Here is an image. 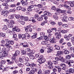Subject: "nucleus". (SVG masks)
<instances>
[{
	"label": "nucleus",
	"instance_id": "f257e3e1",
	"mask_svg": "<svg viewBox=\"0 0 74 74\" xmlns=\"http://www.w3.org/2000/svg\"><path fill=\"white\" fill-rule=\"evenodd\" d=\"M55 32L56 33L55 34V36H56V38H57L58 40L60 39L61 38V37H62V35H61L60 32H59V30H56Z\"/></svg>",
	"mask_w": 74,
	"mask_h": 74
},
{
	"label": "nucleus",
	"instance_id": "f03ea898",
	"mask_svg": "<svg viewBox=\"0 0 74 74\" xmlns=\"http://www.w3.org/2000/svg\"><path fill=\"white\" fill-rule=\"evenodd\" d=\"M22 40H23V38H26V37H28V38H29L30 37V36L27 33H26L25 34H23L22 35Z\"/></svg>",
	"mask_w": 74,
	"mask_h": 74
},
{
	"label": "nucleus",
	"instance_id": "7ed1b4c3",
	"mask_svg": "<svg viewBox=\"0 0 74 74\" xmlns=\"http://www.w3.org/2000/svg\"><path fill=\"white\" fill-rule=\"evenodd\" d=\"M62 62H64V63H67L69 65V67H71V64H70V62H69L68 60L67 59H63Z\"/></svg>",
	"mask_w": 74,
	"mask_h": 74
},
{
	"label": "nucleus",
	"instance_id": "20e7f679",
	"mask_svg": "<svg viewBox=\"0 0 74 74\" xmlns=\"http://www.w3.org/2000/svg\"><path fill=\"white\" fill-rule=\"evenodd\" d=\"M44 15H45V19H48V16H51L52 14L51 13L47 12L46 14H45Z\"/></svg>",
	"mask_w": 74,
	"mask_h": 74
},
{
	"label": "nucleus",
	"instance_id": "39448f33",
	"mask_svg": "<svg viewBox=\"0 0 74 74\" xmlns=\"http://www.w3.org/2000/svg\"><path fill=\"white\" fill-rule=\"evenodd\" d=\"M44 18L45 19V15H44V14L41 15L40 17L37 19V20H38V21H41L43 20Z\"/></svg>",
	"mask_w": 74,
	"mask_h": 74
},
{
	"label": "nucleus",
	"instance_id": "423d86ee",
	"mask_svg": "<svg viewBox=\"0 0 74 74\" xmlns=\"http://www.w3.org/2000/svg\"><path fill=\"white\" fill-rule=\"evenodd\" d=\"M55 30V29L54 28H52L51 29H49L48 30H47V32L48 33H49V36H51V35H52L50 33H51L52 32H53V31H56Z\"/></svg>",
	"mask_w": 74,
	"mask_h": 74
},
{
	"label": "nucleus",
	"instance_id": "0eeeda50",
	"mask_svg": "<svg viewBox=\"0 0 74 74\" xmlns=\"http://www.w3.org/2000/svg\"><path fill=\"white\" fill-rule=\"evenodd\" d=\"M34 8L33 5H31L29 6L28 10L29 11H33V10H34Z\"/></svg>",
	"mask_w": 74,
	"mask_h": 74
},
{
	"label": "nucleus",
	"instance_id": "6e6552de",
	"mask_svg": "<svg viewBox=\"0 0 74 74\" xmlns=\"http://www.w3.org/2000/svg\"><path fill=\"white\" fill-rule=\"evenodd\" d=\"M60 67H62V70H65L66 68V65L64 64H60Z\"/></svg>",
	"mask_w": 74,
	"mask_h": 74
},
{
	"label": "nucleus",
	"instance_id": "1a4fd4ad",
	"mask_svg": "<svg viewBox=\"0 0 74 74\" xmlns=\"http://www.w3.org/2000/svg\"><path fill=\"white\" fill-rule=\"evenodd\" d=\"M23 59H25V56H23L22 57V58L19 57V62H20V63H23Z\"/></svg>",
	"mask_w": 74,
	"mask_h": 74
},
{
	"label": "nucleus",
	"instance_id": "9d476101",
	"mask_svg": "<svg viewBox=\"0 0 74 74\" xmlns=\"http://www.w3.org/2000/svg\"><path fill=\"white\" fill-rule=\"evenodd\" d=\"M66 3L68 4H70V6L72 7H74V4H73V3L71 2V1H66Z\"/></svg>",
	"mask_w": 74,
	"mask_h": 74
},
{
	"label": "nucleus",
	"instance_id": "9b49d317",
	"mask_svg": "<svg viewBox=\"0 0 74 74\" xmlns=\"http://www.w3.org/2000/svg\"><path fill=\"white\" fill-rule=\"evenodd\" d=\"M48 65L49 66V67L50 69L53 68V63L51 62H48Z\"/></svg>",
	"mask_w": 74,
	"mask_h": 74
},
{
	"label": "nucleus",
	"instance_id": "f8f14e48",
	"mask_svg": "<svg viewBox=\"0 0 74 74\" xmlns=\"http://www.w3.org/2000/svg\"><path fill=\"white\" fill-rule=\"evenodd\" d=\"M27 55H29V58L31 59H34V56L31 53H28Z\"/></svg>",
	"mask_w": 74,
	"mask_h": 74
},
{
	"label": "nucleus",
	"instance_id": "ddd939ff",
	"mask_svg": "<svg viewBox=\"0 0 74 74\" xmlns=\"http://www.w3.org/2000/svg\"><path fill=\"white\" fill-rule=\"evenodd\" d=\"M20 53V52H19V51L18 50H16L15 51V54H13V56H17V55H19Z\"/></svg>",
	"mask_w": 74,
	"mask_h": 74
},
{
	"label": "nucleus",
	"instance_id": "4468645a",
	"mask_svg": "<svg viewBox=\"0 0 74 74\" xmlns=\"http://www.w3.org/2000/svg\"><path fill=\"white\" fill-rule=\"evenodd\" d=\"M21 3H22L23 5H26L28 4L27 2V1H21Z\"/></svg>",
	"mask_w": 74,
	"mask_h": 74
},
{
	"label": "nucleus",
	"instance_id": "2eb2a0df",
	"mask_svg": "<svg viewBox=\"0 0 74 74\" xmlns=\"http://www.w3.org/2000/svg\"><path fill=\"white\" fill-rule=\"evenodd\" d=\"M51 43H56V38L53 37L51 39Z\"/></svg>",
	"mask_w": 74,
	"mask_h": 74
},
{
	"label": "nucleus",
	"instance_id": "dca6fc26",
	"mask_svg": "<svg viewBox=\"0 0 74 74\" xmlns=\"http://www.w3.org/2000/svg\"><path fill=\"white\" fill-rule=\"evenodd\" d=\"M53 49V47H50L48 48V52L49 53H50L52 51V49Z\"/></svg>",
	"mask_w": 74,
	"mask_h": 74
},
{
	"label": "nucleus",
	"instance_id": "f3484780",
	"mask_svg": "<svg viewBox=\"0 0 74 74\" xmlns=\"http://www.w3.org/2000/svg\"><path fill=\"white\" fill-rule=\"evenodd\" d=\"M62 51L63 52H64V54H69V51L67 50H65V49H63L62 50Z\"/></svg>",
	"mask_w": 74,
	"mask_h": 74
},
{
	"label": "nucleus",
	"instance_id": "a211bd4d",
	"mask_svg": "<svg viewBox=\"0 0 74 74\" xmlns=\"http://www.w3.org/2000/svg\"><path fill=\"white\" fill-rule=\"evenodd\" d=\"M6 3H3L2 4V5H3L4 6H7L8 5V4L7 3H8V0H6L5 1Z\"/></svg>",
	"mask_w": 74,
	"mask_h": 74
},
{
	"label": "nucleus",
	"instance_id": "6ab92c4d",
	"mask_svg": "<svg viewBox=\"0 0 74 74\" xmlns=\"http://www.w3.org/2000/svg\"><path fill=\"white\" fill-rule=\"evenodd\" d=\"M67 16H64V17H62V21L63 22H67V20L66 19Z\"/></svg>",
	"mask_w": 74,
	"mask_h": 74
},
{
	"label": "nucleus",
	"instance_id": "aec40b11",
	"mask_svg": "<svg viewBox=\"0 0 74 74\" xmlns=\"http://www.w3.org/2000/svg\"><path fill=\"white\" fill-rule=\"evenodd\" d=\"M25 31L26 32H32V28H29L25 29Z\"/></svg>",
	"mask_w": 74,
	"mask_h": 74
},
{
	"label": "nucleus",
	"instance_id": "412c9836",
	"mask_svg": "<svg viewBox=\"0 0 74 74\" xmlns=\"http://www.w3.org/2000/svg\"><path fill=\"white\" fill-rule=\"evenodd\" d=\"M55 67L58 69V73H60L61 71V68L59 67V66H56Z\"/></svg>",
	"mask_w": 74,
	"mask_h": 74
},
{
	"label": "nucleus",
	"instance_id": "4be33fe9",
	"mask_svg": "<svg viewBox=\"0 0 74 74\" xmlns=\"http://www.w3.org/2000/svg\"><path fill=\"white\" fill-rule=\"evenodd\" d=\"M34 35L31 37L32 38H35L37 37V33H35L34 34Z\"/></svg>",
	"mask_w": 74,
	"mask_h": 74
},
{
	"label": "nucleus",
	"instance_id": "5701e85b",
	"mask_svg": "<svg viewBox=\"0 0 74 74\" xmlns=\"http://www.w3.org/2000/svg\"><path fill=\"white\" fill-rule=\"evenodd\" d=\"M53 18L56 19V20H58L59 19V17L56 15H53Z\"/></svg>",
	"mask_w": 74,
	"mask_h": 74
},
{
	"label": "nucleus",
	"instance_id": "b1692460",
	"mask_svg": "<svg viewBox=\"0 0 74 74\" xmlns=\"http://www.w3.org/2000/svg\"><path fill=\"white\" fill-rule=\"evenodd\" d=\"M3 52V55H5V56H7L8 55V51H7L6 50V51H5Z\"/></svg>",
	"mask_w": 74,
	"mask_h": 74
},
{
	"label": "nucleus",
	"instance_id": "393cba45",
	"mask_svg": "<svg viewBox=\"0 0 74 74\" xmlns=\"http://www.w3.org/2000/svg\"><path fill=\"white\" fill-rule=\"evenodd\" d=\"M34 10L36 12H38L40 10V9L38 8H35Z\"/></svg>",
	"mask_w": 74,
	"mask_h": 74
},
{
	"label": "nucleus",
	"instance_id": "a878e982",
	"mask_svg": "<svg viewBox=\"0 0 74 74\" xmlns=\"http://www.w3.org/2000/svg\"><path fill=\"white\" fill-rule=\"evenodd\" d=\"M64 6L65 7V8H66L68 10H70L71 9L70 7L69 6L66 5H64Z\"/></svg>",
	"mask_w": 74,
	"mask_h": 74
},
{
	"label": "nucleus",
	"instance_id": "bb28decb",
	"mask_svg": "<svg viewBox=\"0 0 74 74\" xmlns=\"http://www.w3.org/2000/svg\"><path fill=\"white\" fill-rule=\"evenodd\" d=\"M66 59H70L71 58V56L70 55H67L66 57Z\"/></svg>",
	"mask_w": 74,
	"mask_h": 74
},
{
	"label": "nucleus",
	"instance_id": "cd10ccee",
	"mask_svg": "<svg viewBox=\"0 0 74 74\" xmlns=\"http://www.w3.org/2000/svg\"><path fill=\"white\" fill-rule=\"evenodd\" d=\"M46 41H47L45 40L42 41L41 42L42 44V45H46L47 43Z\"/></svg>",
	"mask_w": 74,
	"mask_h": 74
},
{
	"label": "nucleus",
	"instance_id": "c85d7f7f",
	"mask_svg": "<svg viewBox=\"0 0 74 74\" xmlns=\"http://www.w3.org/2000/svg\"><path fill=\"white\" fill-rule=\"evenodd\" d=\"M50 70H48L46 71L45 72V74H50Z\"/></svg>",
	"mask_w": 74,
	"mask_h": 74
},
{
	"label": "nucleus",
	"instance_id": "c756f323",
	"mask_svg": "<svg viewBox=\"0 0 74 74\" xmlns=\"http://www.w3.org/2000/svg\"><path fill=\"white\" fill-rule=\"evenodd\" d=\"M61 54H63V52L61 51H58L57 52V56H58V55H60Z\"/></svg>",
	"mask_w": 74,
	"mask_h": 74
},
{
	"label": "nucleus",
	"instance_id": "7c9ffc66",
	"mask_svg": "<svg viewBox=\"0 0 74 74\" xmlns=\"http://www.w3.org/2000/svg\"><path fill=\"white\" fill-rule=\"evenodd\" d=\"M15 11H16V10L15 9H10L9 10L10 12H15Z\"/></svg>",
	"mask_w": 74,
	"mask_h": 74
},
{
	"label": "nucleus",
	"instance_id": "2f4dec72",
	"mask_svg": "<svg viewBox=\"0 0 74 74\" xmlns=\"http://www.w3.org/2000/svg\"><path fill=\"white\" fill-rule=\"evenodd\" d=\"M23 45V47H25V48H26V47H29V46L27 45H23V43L20 44L21 45Z\"/></svg>",
	"mask_w": 74,
	"mask_h": 74
},
{
	"label": "nucleus",
	"instance_id": "473e14b6",
	"mask_svg": "<svg viewBox=\"0 0 74 74\" xmlns=\"http://www.w3.org/2000/svg\"><path fill=\"white\" fill-rule=\"evenodd\" d=\"M8 27H10V28H12L14 27V25L13 24H12L10 23V24L8 25Z\"/></svg>",
	"mask_w": 74,
	"mask_h": 74
},
{
	"label": "nucleus",
	"instance_id": "72a5a7b5",
	"mask_svg": "<svg viewBox=\"0 0 74 74\" xmlns=\"http://www.w3.org/2000/svg\"><path fill=\"white\" fill-rule=\"evenodd\" d=\"M61 33H63V34H64V33H66L67 32V31L66 30H62L61 31Z\"/></svg>",
	"mask_w": 74,
	"mask_h": 74
},
{
	"label": "nucleus",
	"instance_id": "f704fd0d",
	"mask_svg": "<svg viewBox=\"0 0 74 74\" xmlns=\"http://www.w3.org/2000/svg\"><path fill=\"white\" fill-rule=\"evenodd\" d=\"M5 62H6V61L5 60H2L1 62V63L2 64H4L5 63Z\"/></svg>",
	"mask_w": 74,
	"mask_h": 74
},
{
	"label": "nucleus",
	"instance_id": "c9c22d12",
	"mask_svg": "<svg viewBox=\"0 0 74 74\" xmlns=\"http://www.w3.org/2000/svg\"><path fill=\"white\" fill-rule=\"evenodd\" d=\"M64 38H66V40H67V41H69V40L70 39V38L69 37V36H65L64 37Z\"/></svg>",
	"mask_w": 74,
	"mask_h": 74
},
{
	"label": "nucleus",
	"instance_id": "e433bc0d",
	"mask_svg": "<svg viewBox=\"0 0 74 74\" xmlns=\"http://www.w3.org/2000/svg\"><path fill=\"white\" fill-rule=\"evenodd\" d=\"M11 24H12V25H14L15 24V22H14V21L13 20H11L10 21V23Z\"/></svg>",
	"mask_w": 74,
	"mask_h": 74
},
{
	"label": "nucleus",
	"instance_id": "4c0bfd02",
	"mask_svg": "<svg viewBox=\"0 0 74 74\" xmlns=\"http://www.w3.org/2000/svg\"><path fill=\"white\" fill-rule=\"evenodd\" d=\"M33 19V18L31 17L30 18L31 20H30L29 21H32V22H33V23H35V22H36V20L34 19ZM31 19H32V20H31Z\"/></svg>",
	"mask_w": 74,
	"mask_h": 74
},
{
	"label": "nucleus",
	"instance_id": "58836bf2",
	"mask_svg": "<svg viewBox=\"0 0 74 74\" xmlns=\"http://www.w3.org/2000/svg\"><path fill=\"white\" fill-rule=\"evenodd\" d=\"M40 36H42V37H44V36H45V33L44 32H41L40 33Z\"/></svg>",
	"mask_w": 74,
	"mask_h": 74
},
{
	"label": "nucleus",
	"instance_id": "ea45409f",
	"mask_svg": "<svg viewBox=\"0 0 74 74\" xmlns=\"http://www.w3.org/2000/svg\"><path fill=\"white\" fill-rule=\"evenodd\" d=\"M34 74V70H32L29 72V74Z\"/></svg>",
	"mask_w": 74,
	"mask_h": 74
},
{
	"label": "nucleus",
	"instance_id": "a19ab883",
	"mask_svg": "<svg viewBox=\"0 0 74 74\" xmlns=\"http://www.w3.org/2000/svg\"><path fill=\"white\" fill-rule=\"evenodd\" d=\"M47 10V6H43V8L42 9V11H45Z\"/></svg>",
	"mask_w": 74,
	"mask_h": 74
},
{
	"label": "nucleus",
	"instance_id": "79ce46f5",
	"mask_svg": "<svg viewBox=\"0 0 74 74\" xmlns=\"http://www.w3.org/2000/svg\"><path fill=\"white\" fill-rule=\"evenodd\" d=\"M55 48L57 50H60V47L58 46H56Z\"/></svg>",
	"mask_w": 74,
	"mask_h": 74
},
{
	"label": "nucleus",
	"instance_id": "37998d69",
	"mask_svg": "<svg viewBox=\"0 0 74 74\" xmlns=\"http://www.w3.org/2000/svg\"><path fill=\"white\" fill-rule=\"evenodd\" d=\"M21 53L23 55H26V51H25L23 50H21Z\"/></svg>",
	"mask_w": 74,
	"mask_h": 74
},
{
	"label": "nucleus",
	"instance_id": "c03bdc74",
	"mask_svg": "<svg viewBox=\"0 0 74 74\" xmlns=\"http://www.w3.org/2000/svg\"><path fill=\"white\" fill-rule=\"evenodd\" d=\"M69 71L70 73H73L74 72V69H69Z\"/></svg>",
	"mask_w": 74,
	"mask_h": 74
},
{
	"label": "nucleus",
	"instance_id": "a18cd8bd",
	"mask_svg": "<svg viewBox=\"0 0 74 74\" xmlns=\"http://www.w3.org/2000/svg\"><path fill=\"white\" fill-rule=\"evenodd\" d=\"M44 39L46 41H47L49 40V39H48V38L47 37V36H44Z\"/></svg>",
	"mask_w": 74,
	"mask_h": 74
},
{
	"label": "nucleus",
	"instance_id": "49530a36",
	"mask_svg": "<svg viewBox=\"0 0 74 74\" xmlns=\"http://www.w3.org/2000/svg\"><path fill=\"white\" fill-rule=\"evenodd\" d=\"M25 65L27 66H30V64L28 62H25Z\"/></svg>",
	"mask_w": 74,
	"mask_h": 74
},
{
	"label": "nucleus",
	"instance_id": "de8ad7c7",
	"mask_svg": "<svg viewBox=\"0 0 74 74\" xmlns=\"http://www.w3.org/2000/svg\"><path fill=\"white\" fill-rule=\"evenodd\" d=\"M37 7L39 8H42V5L41 4H38L37 5Z\"/></svg>",
	"mask_w": 74,
	"mask_h": 74
},
{
	"label": "nucleus",
	"instance_id": "09e8293b",
	"mask_svg": "<svg viewBox=\"0 0 74 74\" xmlns=\"http://www.w3.org/2000/svg\"><path fill=\"white\" fill-rule=\"evenodd\" d=\"M59 60H60L61 62H62L63 60V58L62 56H60L59 58Z\"/></svg>",
	"mask_w": 74,
	"mask_h": 74
},
{
	"label": "nucleus",
	"instance_id": "8fccbe9b",
	"mask_svg": "<svg viewBox=\"0 0 74 74\" xmlns=\"http://www.w3.org/2000/svg\"><path fill=\"white\" fill-rule=\"evenodd\" d=\"M62 26L63 27H67L68 26V25H67V24H64Z\"/></svg>",
	"mask_w": 74,
	"mask_h": 74
},
{
	"label": "nucleus",
	"instance_id": "3c124183",
	"mask_svg": "<svg viewBox=\"0 0 74 74\" xmlns=\"http://www.w3.org/2000/svg\"><path fill=\"white\" fill-rule=\"evenodd\" d=\"M17 64L19 67H23V64Z\"/></svg>",
	"mask_w": 74,
	"mask_h": 74
},
{
	"label": "nucleus",
	"instance_id": "603ef678",
	"mask_svg": "<svg viewBox=\"0 0 74 74\" xmlns=\"http://www.w3.org/2000/svg\"><path fill=\"white\" fill-rule=\"evenodd\" d=\"M52 10L56 11V7L54 6H52Z\"/></svg>",
	"mask_w": 74,
	"mask_h": 74
},
{
	"label": "nucleus",
	"instance_id": "864d4df0",
	"mask_svg": "<svg viewBox=\"0 0 74 74\" xmlns=\"http://www.w3.org/2000/svg\"><path fill=\"white\" fill-rule=\"evenodd\" d=\"M28 17H24V20L25 21H28Z\"/></svg>",
	"mask_w": 74,
	"mask_h": 74
},
{
	"label": "nucleus",
	"instance_id": "5fc2aeb1",
	"mask_svg": "<svg viewBox=\"0 0 74 74\" xmlns=\"http://www.w3.org/2000/svg\"><path fill=\"white\" fill-rule=\"evenodd\" d=\"M43 56H40L39 57H38V60H41V59H42V58H43Z\"/></svg>",
	"mask_w": 74,
	"mask_h": 74
},
{
	"label": "nucleus",
	"instance_id": "6e6d98bb",
	"mask_svg": "<svg viewBox=\"0 0 74 74\" xmlns=\"http://www.w3.org/2000/svg\"><path fill=\"white\" fill-rule=\"evenodd\" d=\"M3 70V65L1 64H0V70Z\"/></svg>",
	"mask_w": 74,
	"mask_h": 74
},
{
	"label": "nucleus",
	"instance_id": "4d7b16f0",
	"mask_svg": "<svg viewBox=\"0 0 74 74\" xmlns=\"http://www.w3.org/2000/svg\"><path fill=\"white\" fill-rule=\"evenodd\" d=\"M39 56H40V54L39 53L35 54V57L36 58H38Z\"/></svg>",
	"mask_w": 74,
	"mask_h": 74
},
{
	"label": "nucleus",
	"instance_id": "13d9d810",
	"mask_svg": "<svg viewBox=\"0 0 74 74\" xmlns=\"http://www.w3.org/2000/svg\"><path fill=\"white\" fill-rule=\"evenodd\" d=\"M21 9H22V8L20 6L18 7L17 8V10L18 11H19V10H21Z\"/></svg>",
	"mask_w": 74,
	"mask_h": 74
},
{
	"label": "nucleus",
	"instance_id": "bf43d9fd",
	"mask_svg": "<svg viewBox=\"0 0 74 74\" xmlns=\"http://www.w3.org/2000/svg\"><path fill=\"white\" fill-rule=\"evenodd\" d=\"M7 51L5 47H3L2 48L1 51H2L3 52L5 51Z\"/></svg>",
	"mask_w": 74,
	"mask_h": 74
},
{
	"label": "nucleus",
	"instance_id": "052dcab7",
	"mask_svg": "<svg viewBox=\"0 0 74 74\" xmlns=\"http://www.w3.org/2000/svg\"><path fill=\"white\" fill-rule=\"evenodd\" d=\"M40 52H41V53H44V49H41L40 51Z\"/></svg>",
	"mask_w": 74,
	"mask_h": 74
},
{
	"label": "nucleus",
	"instance_id": "680f3d73",
	"mask_svg": "<svg viewBox=\"0 0 74 74\" xmlns=\"http://www.w3.org/2000/svg\"><path fill=\"white\" fill-rule=\"evenodd\" d=\"M35 18L36 19H37L38 18H39V16L38 14H35L34 15Z\"/></svg>",
	"mask_w": 74,
	"mask_h": 74
},
{
	"label": "nucleus",
	"instance_id": "e2e57ef3",
	"mask_svg": "<svg viewBox=\"0 0 74 74\" xmlns=\"http://www.w3.org/2000/svg\"><path fill=\"white\" fill-rule=\"evenodd\" d=\"M20 22L21 24L22 25H24L25 24V22L24 21H20Z\"/></svg>",
	"mask_w": 74,
	"mask_h": 74
},
{
	"label": "nucleus",
	"instance_id": "0e129e2a",
	"mask_svg": "<svg viewBox=\"0 0 74 74\" xmlns=\"http://www.w3.org/2000/svg\"><path fill=\"white\" fill-rule=\"evenodd\" d=\"M60 12L62 14H64V13L66 12V10H61L60 11Z\"/></svg>",
	"mask_w": 74,
	"mask_h": 74
},
{
	"label": "nucleus",
	"instance_id": "69168bd1",
	"mask_svg": "<svg viewBox=\"0 0 74 74\" xmlns=\"http://www.w3.org/2000/svg\"><path fill=\"white\" fill-rule=\"evenodd\" d=\"M31 66H32V67H36L37 66L36 64H34L33 63H32L31 64Z\"/></svg>",
	"mask_w": 74,
	"mask_h": 74
},
{
	"label": "nucleus",
	"instance_id": "338daca9",
	"mask_svg": "<svg viewBox=\"0 0 74 74\" xmlns=\"http://www.w3.org/2000/svg\"><path fill=\"white\" fill-rule=\"evenodd\" d=\"M25 60L26 62H28V61H29V58L27 57H26L25 58Z\"/></svg>",
	"mask_w": 74,
	"mask_h": 74
},
{
	"label": "nucleus",
	"instance_id": "774afa93",
	"mask_svg": "<svg viewBox=\"0 0 74 74\" xmlns=\"http://www.w3.org/2000/svg\"><path fill=\"white\" fill-rule=\"evenodd\" d=\"M42 73V71L41 70V69H40L39 70L38 72V74H41Z\"/></svg>",
	"mask_w": 74,
	"mask_h": 74
}]
</instances>
